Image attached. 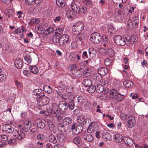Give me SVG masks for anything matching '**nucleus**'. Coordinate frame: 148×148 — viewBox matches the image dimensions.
<instances>
[{
    "label": "nucleus",
    "instance_id": "nucleus-1",
    "mask_svg": "<svg viewBox=\"0 0 148 148\" xmlns=\"http://www.w3.org/2000/svg\"><path fill=\"white\" fill-rule=\"evenodd\" d=\"M114 41L117 45L119 46H123L126 43V40L130 42V37L129 36L125 37V38L120 35H116L114 38Z\"/></svg>",
    "mask_w": 148,
    "mask_h": 148
},
{
    "label": "nucleus",
    "instance_id": "nucleus-2",
    "mask_svg": "<svg viewBox=\"0 0 148 148\" xmlns=\"http://www.w3.org/2000/svg\"><path fill=\"white\" fill-rule=\"evenodd\" d=\"M110 97L116 99L117 101H120L125 97V96L121 94L117 90L113 89L110 92Z\"/></svg>",
    "mask_w": 148,
    "mask_h": 148
},
{
    "label": "nucleus",
    "instance_id": "nucleus-3",
    "mask_svg": "<svg viewBox=\"0 0 148 148\" xmlns=\"http://www.w3.org/2000/svg\"><path fill=\"white\" fill-rule=\"evenodd\" d=\"M90 40L93 43L98 44L101 41V37L98 33L95 32L91 35Z\"/></svg>",
    "mask_w": 148,
    "mask_h": 148
},
{
    "label": "nucleus",
    "instance_id": "nucleus-4",
    "mask_svg": "<svg viewBox=\"0 0 148 148\" xmlns=\"http://www.w3.org/2000/svg\"><path fill=\"white\" fill-rule=\"evenodd\" d=\"M48 113V115L52 114L53 116L55 117L60 115L61 114V112L58 110V107L57 105L56 104H53L52 109L49 110Z\"/></svg>",
    "mask_w": 148,
    "mask_h": 148
},
{
    "label": "nucleus",
    "instance_id": "nucleus-5",
    "mask_svg": "<svg viewBox=\"0 0 148 148\" xmlns=\"http://www.w3.org/2000/svg\"><path fill=\"white\" fill-rule=\"evenodd\" d=\"M33 95H34V97L36 99L43 100L45 98L44 93L41 89H37L34 90L33 91Z\"/></svg>",
    "mask_w": 148,
    "mask_h": 148
},
{
    "label": "nucleus",
    "instance_id": "nucleus-6",
    "mask_svg": "<svg viewBox=\"0 0 148 148\" xmlns=\"http://www.w3.org/2000/svg\"><path fill=\"white\" fill-rule=\"evenodd\" d=\"M70 126L72 130V133L74 134H77L81 133L83 129V127L82 125H79L76 126L75 123H73Z\"/></svg>",
    "mask_w": 148,
    "mask_h": 148
},
{
    "label": "nucleus",
    "instance_id": "nucleus-7",
    "mask_svg": "<svg viewBox=\"0 0 148 148\" xmlns=\"http://www.w3.org/2000/svg\"><path fill=\"white\" fill-rule=\"evenodd\" d=\"M84 24L82 22H77L73 25V32H77L76 34H79L84 29Z\"/></svg>",
    "mask_w": 148,
    "mask_h": 148
},
{
    "label": "nucleus",
    "instance_id": "nucleus-8",
    "mask_svg": "<svg viewBox=\"0 0 148 148\" xmlns=\"http://www.w3.org/2000/svg\"><path fill=\"white\" fill-rule=\"evenodd\" d=\"M13 135L16 137V138L19 140H23L25 137L24 133L21 130H15L13 132Z\"/></svg>",
    "mask_w": 148,
    "mask_h": 148
},
{
    "label": "nucleus",
    "instance_id": "nucleus-9",
    "mask_svg": "<svg viewBox=\"0 0 148 148\" xmlns=\"http://www.w3.org/2000/svg\"><path fill=\"white\" fill-rule=\"evenodd\" d=\"M69 38L70 36L68 35L64 34L62 35L60 38L59 44L62 45H66V43L69 42Z\"/></svg>",
    "mask_w": 148,
    "mask_h": 148
},
{
    "label": "nucleus",
    "instance_id": "nucleus-10",
    "mask_svg": "<svg viewBox=\"0 0 148 148\" xmlns=\"http://www.w3.org/2000/svg\"><path fill=\"white\" fill-rule=\"evenodd\" d=\"M135 120L134 117L132 116H129L127 119V125L130 128L132 127L135 124Z\"/></svg>",
    "mask_w": 148,
    "mask_h": 148
},
{
    "label": "nucleus",
    "instance_id": "nucleus-11",
    "mask_svg": "<svg viewBox=\"0 0 148 148\" xmlns=\"http://www.w3.org/2000/svg\"><path fill=\"white\" fill-rule=\"evenodd\" d=\"M58 107L62 111L65 112L67 109L68 106L66 103L65 101H62L59 104Z\"/></svg>",
    "mask_w": 148,
    "mask_h": 148
},
{
    "label": "nucleus",
    "instance_id": "nucleus-12",
    "mask_svg": "<svg viewBox=\"0 0 148 148\" xmlns=\"http://www.w3.org/2000/svg\"><path fill=\"white\" fill-rule=\"evenodd\" d=\"M71 6L73 10L75 13H77L80 12V8L79 5L73 2L71 4Z\"/></svg>",
    "mask_w": 148,
    "mask_h": 148
},
{
    "label": "nucleus",
    "instance_id": "nucleus-13",
    "mask_svg": "<svg viewBox=\"0 0 148 148\" xmlns=\"http://www.w3.org/2000/svg\"><path fill=\"white\" fill-rule=\"evenodd\" d=\"M102 138L106 141L110 140L111 139V135L109 132H104L102 133Z\"/></svg>",
    "mask_w": 148,
    "mask_h": 148
},
{
    "label": "nucleus",
    "instance_id": "nucleus-14",
    "mask_svg": "<svg viewBox=\"0 0 148 148\" xmlns=\"http://www.w3.org/2000/svg\"><path fill=\"white\" fill-rule=\"evenodd\" d=\"M82 137L85 140L88 142L92 141L93 138L92 135L90 134H83Z\"/></svg>",
    "mask_w": 148,
    "mask_h": 148
},
{
    "label": "nucleus",
    "instance_id": "nucleus-15",
    "mask_svg": "<svg viewBox=\"0 0 148 148\" xmlns=\"http://www.w3.org/2000/svg\"><path fill=\"white\" fill-rule=\"evenodd\" d=\"M99 75L101 76H104L108 72V70L107 68L105 67H100L98 70Z\"/></svg>",
    "mask_w": 148,
    "mask_h": 148
},
{
    "label": "nucleus",
    "instance_id": "nucleus-16",
    "mask_svg": "<svg viewBox=\"0 0 148 148\" xmlns=\"http://www.w3.org/2000/svg\"><path fill=\"white\" fill-rule=\"evenodd\" d=\"M72 73L76 77H80L81 76V71L80 69L77 68H74V69H72Z\"/></svg>",
    "mask_w": 148,
    "mask_h": 148
},
{
    "label": "nucleus",
    "instance_id": "nucleus-17",
    "mask_svg": "<svg viewBox=\"0 0 148 148\" xmlns=\"http://www.w3.org/2000/svg\"><path fill=\"white\" fill-rule=\"evenodd\" d=\"M5 130L8 133H12L13 134V132L15 130L14 128L12 127L9 124H5Z\"/></svg>",
    "mask_w": 148,
    "mask_h": 148
},
{
    "label": "nucleus",
    "instance_id": "nucleus-18",
    "mask_svg": "<svg viewBox=\"0 0 148 148\" xmlns=\"http://www.w3.org/2000/svg\"><path fill=\"white\" fill-rule=\"evenodd\" d=\"M77 122L80 124H82L83 125L86 124V121H85L84 117L83 116L79 115L77 117Z\"/></svg>",
    "mask_w": 148,
    "mask_h": 148
},
{
    "label": "nucleus",
    "instance_id": "nucleus-19",
    "mask_svg": "<svg viewBox=\"0 0 148 148\" xmlns=\"http://www.w3.org/2000/svg\"><path fill=\"white\" fill-rule=\"evenodd\" d=\"M123 139L125 144L128 147H130L132 146L133 143V142L132 139L127 137H125Z\"/></svg>",
    "mask_w": 148,
    "mask_h": 148
},
{
    "label": "nucleus",
    "instance_id": "nucleus-20",
    "mask_svg": "<svg viewBox=\"0 0 148 148\" xmlns=\"http://www.w3.org/2000/svg\"><path fill=\"white\" fill-rule=\"evenodd\" d=\"M56 3L58 6L62 8L65 6L66 1L65 0H56Z\"/></svg>",
    "mask_w": 148,
    "mask_h": 148
},
{
    "label": "nucleus",
    "instance_id": "nucleus-21",
    "mask_svg": "<svg viewBox=\"0 0 148 148\" xmlns=\"http://www.w3.org/2000/svg\"><path fill=\"white\" fill-rule=\"evenodd\" d=\"M123 85L127 88H131L133 86V83L129 80H125L123 82Z\"/></svg>",
    "mask_w": 148,
    "mask_h": 148
},
{
    "label": "nucleus",
    "instance_id": "nucleus-22",
    "mask_svg": "<svg viewBox=\"0 0 148 148\" xmlns=\"http://www.w3.org/2000/svg\"><path fill=\"white\" fill-rule=\"evenodd\" d=\"M82 84L86 87H88L92 84L91 80L89 79H86L83 80Z\"/></svg>",
    "mask_w": 148,
    "mask_h": 148
},
{
    "label": "nucleus",
    "instance_id": "nucleus-23",
    "mask_svg": "<svg viewBox=\"0 0 148 148\" xmlns=\"http://www.w3.org/2000/svg\"><path fill=\"white\" fill-rule=\"evenodd\" d=\"M73 141L77 145H80L82 144V141L80 136H77L74 138Z\"/></svg>",
    "mask_w": 148,
    "mask_h": 148
},
{
    "label": "nucleus",
    "instance_id": "nucleus-24",
    "mask_svg": "<svg viewBox=\"0 0 148 148\" xmlns=\"http://www.w3.org/2000/svg\"><path fill=\"white\" fill-rule=\"evenodd\" d=\"M37 124L38 127L40 129H43L45 128V123L40 119L37 120Z\"/></svg>",
    "mask_w": 148,
    "mask_h": 148
},
{
    "label": "nucleus",
    "instance_id": "nucleus-25",
    "mask_svg": "<svg viewBox=\"0 0 148 148\" xmlns=\"http://www.w3.org/2000/svg\"><path fill=\"white\" fill-rule=\"evenodd\" d=\"M103 87L100 84H97V88H96V92L99 93H101L103 92Z\"/></svg>",
    "mask_w": 148,
    "mask_h": 148
},
{
    "label": "nucleus",
    "instance_id": "nucleus-26",
    "mask_svg": "<svg viewBox=\"0 0 148 148\" xmlns=\"http://www.w3.org/2000/svg\"><path fill=\"white\" fill-rule=\"evenodd\" d=\"M15 65L18 69L21 68L23 65V62L21 59H17L15 61Z\"/></svg>",
    "mask_w": 148,
    "mask_h": 148
},
{
    "label": "nucleus",
    "instance_id": "nucleus-27",
    "mask_svg": "<svg viewBox=\"0 0 148 148\" xmlns=\"http://www.w3.org/2000/svg\"><path fill=\"white\" fill-rule=\"evenodd\" d=\"M29 123V122L28 121L27 123L24 124L23 127L22 128V129L24 132H27L30 129L31 126L30 124Z\"/></svg>",
    "mask_w": 148,
    "mask_h": 148
},
{
    "label": "nucleus",
    "instance_id": "nucleus-28",
    "mask_svg": "<svg viewBox=\"0 0 148 148\" xmlns=\"http://www.w3.org/2000/svg\"><path fill=\"white\" fill-rule=\"evenodd\" d=\"M58 128L59 130L62 132H65L66 131V129L63 123H60L58 125Z\"/></svg>",
    "mask_w": 148,
    "mask_h": 148
},
{
    "label": "nucleus",
    "instance_id": "nucleus-29",
    "mask_svg": "<svg viewBox=\"0 0 148 148\" xmlns=\"http://www.w3.org/2000/svg\"><path fill=\"white\" fill-rule=\"evenodd\" d=\"M91 107V104L90 102L89 101H86L84 105V109L86 110H89L90 109Z\"/></svg>",
    "mask_w": 148,
    "mask_h": 148
},
{
    "label": "nucleus",
    "instance_id": "nucleus-30",
    "mask_svg": "<svg viewBox=\"0 0 148 148\" xmlns=\"http://www.w3.org/2000/svg\"><path fill=\"white\" fill-rule=\"evenodd\" d=\"M85 38L84 35L79 34L77 37V41L79 43H82L84 42Z\"/></svg>",
    "mask_w": 148,
    "mask_h": 148
},
{
    "label": "nucleus",
    "instance_id": "nucleus-31",
    "mask_svg": "<svg viewBox=\"0 0 148 148\" xmlns=\"http://www.w3.org/2000/svg\"><path fill=\"white\" fill-rule=\"evenodd\" d=\"M29 69L33 73H37L38 71V68L35 66H30L29 68Z\"/></svg>",
    "mask_w": 148,
    "mask_h": 148
},
{
    "label": "nucleus",
    "instance_id": "nucleus-32",
    "mask_svg": "<svg viewBox=\"0 0 148 148\" xmlns=\"http://www.w3.org/2000/svg\"><path fill=\"white\" fill-rule=\"evenodd\" d=\"M63 122L66 125H69L72 123V119L70 117H66L63 120Z\"/></svg>",
    "mask_w": 148,
    "mask_h": 148
},
{
    "label": "nucleus",
    "instance_id": "nucleus-33",
    "mask_svg": "<svg viewBox=\"0 0 148 148\" xmlns=\"http://www.w3.org/2000/svg\"><path fill=\"white\" fill-rule=\"evenodd\" d=\"M57 137L58 140L60 142L63 141L65 138L64 135L62 134H58L57 135Z\"/></svg>",
    "mask_w": 148,
    "mask_h": 148
},
{
    "label": "nucleus",
    "instance_id": "nucleus-34",
    "mask_svg": "<svg viewBox=\"0 0 148 148\" xmlns=\"http://www.w3.org/2000/svg\"><path fill=\"white\" fill-rule=\"evenodd\" d=\"M49 139L50 142L53 143H56L57 142V139L53 134H50L49 136Z\"/></svg>",
    "mask_w": 148,
    "mask_h": 148
},
{
    "label": "nucleus",
    "instance_id": "nucleus-35",
    "mask_svg": "<svg viewBox=\"0 0 148 148\" xmlns=\"http://www.w3.org/2000/svg\"><path fill=\"white\" fill-rule=\"evenodd\" d=\"M102 38L103 40L104 44L103 45L104 47L109 46V44L108 42V38H107L106 36L105 35H103L102 36Z\"/></svg>",
    "mask_w": 148,
    "mask_h": 148
},
{
    "label": "nucleus",
    "instance_id": "nucleus-36",
    "mask_svg": "<svg viewBox=\"0 0 148 148\" xmlns=\"http://www.w3.org/2000/svg\"><path fill=\"white\" fill-rule=\"evenodd\" d=\"M96 90V87L93 85H91L88 89V91L90 93H92L94 92Z\"/></svg>",
    "mask_w": 148,
    "mask_h": 148
},
{
    "label": "nucleus",
    "instance_id": "nucleus-37",
    "mask_svg": "<svg viewBox=\"0 0 148 148\" xmlns=\"http://www.w3.org/2000/svg\"><path fill=\"white\" fill-rule=\"evenodd\" d=\"M99 82L101 84V85L102 86H104L105 87L107 86L108 84V82L107 78H102L99 81Z\"/></svg>",
    "mask_w": 148,
    "mask_h": 148
},
{
    "label": "nucleus",
    "instance_id": "nucleus-38",
    "mask_svg": "<svg viewBox=\"0 0 148 148\" xmlns=\"http://www.w3.org/2000/svg\"><path fill=\"white\" fill-rule=\"evenodd\" d=\"M91 71L89 68H86L84 72V75L86 77H88L91 75Z\"/></svg>",
    "mask_w": 148,
    "mask_h": 148
},
{
    "label": "nucleus",
    "instance_id": "nucleus-39",
    "mask_svg": "<svg viewBox=\"0 0 148 148\" xmlns=\"http://www.w3.org/2000/svg\"><path fill=\"white\" fill-rule=\"evenodd\" d=\"M106 53L111 57H112L114 55V51L110 48H109L107 49L106 51Z\"/></svg>",
    "mask_w": 148,
    "mask_h": 148
},
{
    "label": "nucleus",
    "instance_id": "nucleus-40",
    "mask_svg": "<svg viewBox=\"0 0 148 148\" xmlns=\"http://www.w3.org/2000/svg\"><path fill=\"white\" fill-rule=\"evenodd\" d=\"M114 138L117 142L119 143L122 141V136L119 134H115L114 136Z\"/></svg>",
    "mask_w": 148,
    "mask_h": 148
},
{
    "label": "nucleus",
    "instance_id": "nucleus-41",
    "mask_svg": "<svg viewBox=\"0 0 148 148\" xmlns=\"http://www.w3.org/2000/svg\"><path fill=\"white\" fill-rule=\"evenodd\" d=\"M83 3L84 5L89 7L92 6V2L91 0H85Z\"/></svg>",
    "mask_w": 148,
    "mask_h": 148
},
{
    "label": "nucleus",
    "instance_id": "nucleus-42",
    "mask_svg": "<svg viewBox=\"0 0 148 148\" xmlns=\"http://www.w3.org/2000/svg\"><path fill=\"white\" fill-rule=\"evenodd\" d=\"M43 89L45 91L48 93H51L52 92V89L51 87L49 86H45L43 87Z\"/></svg>",
    "mask_w": 148,
    "mask_h": 148
},
{
    "label": "nucleus",
    "instance_id": "nucleus-43",
    "mask_svg": "<svg viewBox=\"0 0 148 148\" xmlns=\"http://www.w3.org/2000/svg\"><path fill=\"white\" fill-rule=\"evenodd\" d=\"M14 82L16 86L19 90H21L23 88V85L21 83L19 82L16 80H14Z\"/></svg>",
    "mask_w": 148,
    "mask_h": 148
},
{
    "label": "nucleus",
    "instance_id": "nucleus-44",
    "mask_svg": "<svg viewBox=\"0 0 148 148\" xmlns=\"http://www.w3.org/2000/svg\"><path fill=\"white\" fill-rule=\"evenodd\" d=\"M60 36L55 34L53 37V41L55 43H57L58 42L59 43L60 41Z\"/></svg>",
    "mask_w": 148,
    "mask_h": 148
},
{
    "label": "nucleus",
    "instance_id": "nucleus-45",
    "mask_svg": "<svg viewBox=\"0 0 148 148\" xmlns=\"http://www.w3.org/2000/svg\"><path fill=\"white\" fill-rule=\"evenodd\" d=\"M130 42H128V44H130V43L131 42V40L133 41L134 43L137 42L138 39L136 36L134 35H132L131 36V38H130Z\"/></svg>",
    "mask_w": 148,
    "mask_h": 148
},
{
    "label": "nucleus",
    "instance_id": "nucleus-46",
    "mask_svg": "<svg viewBox=\"0 0 148 148\" xmlns=\"http://www.w3.org/2000/svg\"><path fill=\"white\" fill-rule=\"evenodd\" d=\"M5 12L9 17H10V16L13 15L14 14L13 11L12 10L10 9H5Z\"/></svg>",
    "mask_w": 148,
    "mask_h": 148
},
{
    "label": "nucleus",
    "instance_id": "nucleus-47",
    "mask_svg": "<svg viewBox=\"0 0 148 148\" xmlns=\"http://www.w3.org/2000/svg\"><path fill=\"white\" fill-rule=\"evenodd\" d=\"M64 31V29H62L61 28H57L56 29V32L55 34L59 35L60 36V35L62 34Z\"/></svg>",
    "mask_w": 148,
    "mask_h": 148
},
{
    "label": "nucleus",
    "instance_id": "nucleus-48",
    "mask_svg": "<svg viewBox=\"0 0 148 148\" xmlns=\"http://www.w3.org/2000/svg\"><path fill=\"white\" fill-rule=\"evenodd\" d=\"M16 138H11L10 140H8V143L10 145L15 144L16 143Z\"/></svg>",
    "mask_w": 148,
    "mask_h": 148
},
{
    "label": "nucleus",
    "instance_id": "nucleus-49",
    "mask_svg": "<svg viewBox=\"0 0 148 148\" xmlns=\"http://www.w3.org/2000/svg\"><path fill=\"white\" fill-rule=\"evenodd\" d=\"M69 109L70 110H73L74 107V104L73 101H71V102L69 103L67 106Z\"/></svg>",
    "mask_w": 148,
    "mask_h": 148
},
{
    "label": "nucleus",
    "instance_id": "nucleus-50",
    "mask_svg": "<svg viewBox=\"0 0 148 148\" xmlns=\"http://www.w3.org/2000/svg\"><path fill=\"white\" fill-rule=\"evenodd\" d=\"M24 58L25 60L28 64L31 63L32 60L30 56L28 55H26L24 57Z\"/></svg>",
    "mask_w": 148,
    "mask_h": 148
},
{
    "label": "nucleus",
    "instance_id": "nucleus-51",
    "mask_svg": "<svg viewBox=\"0 0 148 148\" xmlns=\"http://www.w3.org/2000/svg\"><path fill=\"white\" fill-rule=\"evenodd\" d=\"M73 12L70 10L67 11L66 15L68 18H71L72 17V15L73 14Z\"/></svg>",
    "mask_w": 148,
    "mask_h": 148
},
{
    "label": "nucleus",
    "instance_id": "nucleus-52",
    "mask_svg": "<svg viewBox=\"0 0 148 148\" xmlns=\"http://www.w3.org/2000/svg\"><path fill=\"white\" fill-rule=\"evenodd\" d=\"M78 101L80 104L83 103L85 101V98L82 96H79L77 98Z\"/></svg>",
    "mask_w": 148,
    "mask_h": 148
},
{
    "label": "nucleus",
    "instance_id": "nucleus-53",
    "mask_svg": "<svg viewBox=\"0 0 148 148\" xmlns=\"http://www.w3.org/2000/svg\"><path fill=\"white\" fill-rule=\"evenodd\" d=\"M95 131V129L94 127H93L91 125H90L87 130V132L89 134L92 133Z\"/></svg>",
    "mask_w": 148,
    "mask_h": 148
},
{
    "label": "nucleus",
    "instance_id": "nucleus-54",
    "mask_svg": "<svg viewBox=\"0 0 148 148\" xmlns=\"http://www.w3.org/2000/svg\"><path fill=\"white\" fill-rule=\"evenodd\" d=\"M96 51V50L93 48H90L88 49V52L90 55H94Z\"/></svg>",
    "mask_w": 148,
    "mask_h": 148
},
{
    "label": "nucleus",
    "instance_id": "nucleus-55",
    "mask_svg": "<svg viewBox=\"0 0 148 148\" xmlns=\"http://www.w3.org/2000/svg\"><path fill=\"white\" fill-rule=\"evenodd\" d=\"M30 22L33 23L34 24H36L39 23L40 20L38 18H32L30 20Z\"/></svg>",
    "mask_w": 148,
    "mask_h": 148
},
{
    "label": "nucleus",
    "instance_id": "nucleus-56",
    "mask_svg": "<svg viewBox=\"0 0 148 148\" xmlns=\"http://www.w3.org/2000/svg\"><path fill=\"white\" fill-rule=\"evenodd\" d=\"M111 62L109 59L106 58L105 60L104 63L106 66H110L111 64Z\"/></svg>",
    "mask_w": 148,
    "mask_h": 148
},
{
    "label": "nucleus",
    "instance_id": "nucleus-57",
    "mask_svg": "<svg viewBox=\"0 0 148 148\" xmlns=\"http://www.w3.org/2000/svg\"><path fill=\"white\" fill-rule=\"evenodd\" d=\"M47 124L49 127V128L50 130H51V128L52 129H53L54 128V125L52 124V122L50 121H48L47 122Z\"/></svg>",
    "mask_w": 148,
    "mask_h": 148
},
{
    "label": "nucleus",
    "instance_id": "nucleus-58",
    "mask_svg": "<svg viewBox=\"0 0 148 148\" xmlns=\"http://www.w3.org/2000/svg\"><path fill=\"white\" fill-rule=\"evenodd\" d=\"M7 77L6 75L4 74L0 75V82H2L5 80Z\"/></svg>",
    "mask_w": 148,
    "mask_h": 148
},
{
    "label": "nucleus",
    "instance_id": "nucleus-59",
    "mask_svg": "<svg viewBox=\"0 0 148 148\" xmlns=\"http://www.w3.org/2000/svg\"><path fill=\"white\" fill-rule=\"evenodd\" d=\"M86 8L84 6L82 7L80 9V11L81 13L83 14H85L86 13Z\"/></svg>",
    "mask_w": 148,
    "mask_h": 148
},
{
    "label": "nucleus",
    "instance_id": "nucleus-60",
    "mask_svg": "<svg viewBox=\"0 0 148 148\" xmlns=\"http://www.w3.org/2000/svg\"><path fill=\"white\" fill-rule=\"evenodd\" d=\"M138 18L137 17H135V20L134 21H133L132 23H134L136 27H137L138 26V24L139 23V21L138 20L137 18Z\"/></svg>",
    "mask_w": 148,
    "mask_h": 148
},
{
    "label": "nucleus",
    "instance_id": "nucleus-61",
    "mask_svg": "<svg viewBox=\"0 0 148 148\" xmlns=\"http://www.w3.org/2000/svg\"><path fill=\"white\" fill-rule=\"evenodd\" d=\"M44 136L42 134H39L37 136V139L39 140H42L44 139Z\"/></svg>",
    "mask_w": 148,
    "mask_h": 148
},
{
    "label": "nucleus",
    "instance_id": "nucleus-62",
    "mask_svg": "<svg viewBox=\"0 0 148 148\" xmlns=\"http://www.w3.org/2000/svg\"><path fill=\"white\" fill-rule=\"evenodd\" d=\"M1 137L2 140L3 141H6L8 138V137L5 135H1Z\"/></svg>",
    "mask_w": 148,
    "mask_h": 148
},
{
    "label": "nucleus",
    "instance_id": "nucleus-63",
    "mask_svg": "<svg viewBox=\"0 0 148 148\" xmlns=\"http://www.w3.org/2000/svg\"><path fill=\"white\" fill-rule=\"evenodd\" d=\"M45 31L48 32V34H49L52 33L53 31V29L52 27H49Z\"/></svg>",
    "mask_w": 148,
    "mask_h": 148
},
{
    "label": "nucleus",
    "instance_id": "nucleus-64",
    "mask_svg": "<svg viewBox=\"0 0 148 148\" xmlns=\"http://www.w3.org/2000/svg\"><path fill=\"white\" fill-rule=\"evenodd\" d=\"M82 57L84 59H86L88 58V56L87 52L86 51H84L83 52L82 55Z\"/></svg>",
    "mask_w": 148,
    "mask_h": 148
}]
</instances>
